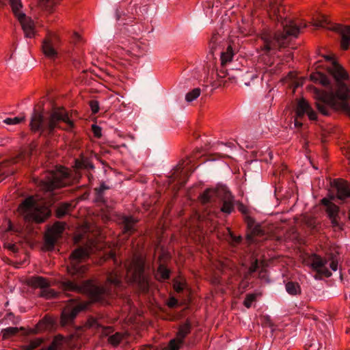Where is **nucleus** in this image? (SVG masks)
Returning <instances> with one entry per match:
<instances>
[{"instance_id": "nucleus-1", "label": "nucleus", "mask_w": 350, "mask_h": 350, "mask_svg": "<svg viewBox=\"0 0 350 350\" xmlns=\"http://www.w3.org/2000/svg\"><path fill=\"white\" fill-rule=\"evenodd\" d=\"M90 254L87 249L78 247L72 252L67 271L70 278L64 279L60 283V288L69 296V293L86 294L92 301L109 304V299L119 295L122 288V276L116 271L109 272L107 281L99 285L92 280H83L88 269L86 260Z\"/></svg>"}, {"instance_id": "nucleus-2", "label": "nucleus", "mask_w": 350, "mask_h": 350, "mask_svg": "<svg viewBox=\"0 0 350 350\" xmlns=\"http://www.w3.org/2000/svg\"><path fill=\"white\" fill-rule=\"evenodd\" d=\"M325 59L331 63L327 70L332 77L334 83L332 84L329 78L321 72L311 74L312 81L318 82L330 90L329 92H325L317 88H312L316 99V106L318 110L325 116H328L329 111L332 109L341 111L350 117V107L348 104V100H350L349 75L332 56L327 55Z\"/></svg>"}, {"instance_id": "nucleus-3", "label": "nucleus", "mask_w": 350, "mask_h": 350, "mask_svg": "<svg viewBox=\"0 0 350 350\" xmlns=\"http://www.w3.org/2000/svg\"><path fill=\"white\" fill-rule=\"evenodd\" d=\"M76 171L73 173L68 169L61 167L56 172H51L40 182L41 188L46 192H53L55 189L66 187L81 178L79 171L83 170L89 180L93 178L90 171L94 170V165L87 159H76L75 163Z\"/></svg>"}, {"instance_id": "nucleus-4", "label": "nucleus", "mask_w": 350, "mask_h": 350, "mask_svg": "<svg viewBox=\"0 0 350 350\" xmlns=\"http://www.w3.org/2000/svg\"><path fill=\"white\" fill-rule=\"evenodd\" d=\"M33 132L40 134H51L55 128L70 131L74 127V122L70 119L68 114L64 109L54 110L48 120L42 114L34 109L29 123Z\"/></svg>"}, {"instance_id": "nucleus-5", "label": "nucleus", "mask_w": 350, "mask_h": 350, "mask_svg": "<svg viewBox=\"0 0 350 350\" xmlns=\"http://www.w3.org/2000/svg\"><path fill=\"white\" fill-rule=\"evenodd\" d=\"M200 198L202 204L212 202L215 199L219 200L218 204L213 211L217 217L220 213L228 215L234 211V196L224 185H219L215 189H206L200 195Z\"/></svg>"}, {"instance_id": "nucleus-6", "label": "nucleus", "mask_w": 350, "mask_h": 350, "mask_svg": "<svg viewBox=\"0 0 350 350\" xmlns=\"http://www.w3.org/2000/svg\"><path fill=\"white\" fill-rule=\"evenodd\" d=\"M283 31H278L273 36H270L265 40V49L269 52L280 47H283L286 43L288 36L297 37L301 28L306 27L305 23L301 21H294L291 20L285 21L282 23Z\"/></svg>"}, {"instance_id": "nucleus-7", "label": "nucleus", "mask_w": 350, "mask_h": 350, "mask_svg": "<svg viewBox=\"0 0 350 350\" xmlns=\"http://www.w3.org/2000/svg\"><path fill=\"white\" fill-rule=\"evenodd\" d=\"M126 277L129 281L137 285L143 293L149 291L148 277L145 273V260L140 256L135 255L125 265Z\"/></svg>"}, {"instance_id": "nucleus-8", "label": "nucleus", "mask_w": 350, "mask_h": 350, "mask_svg": "<svg viewBox=\"0 0 350 350\" xmlns=\"http://www.w3.org/2000/svg\"><path fill=\"white\" fill-rule=\"evenodd\" d=\"M18 213L26 222H44L51 215V210L38 202L32 196L25 198L18 208Z\"/></svg>"}, {"instance_id": "nucleus-9", "label": "nucleus", "mask_w": 350, "mask_h": 350, "mask_svg": "<svg viewBox=\"0 0 350 350\" xmlns=\"http://www.w3.org/2000/svg\"><path fill=\"white\" fill-rule=\"evenodd\" d=\"M317 27H323L338 33L340 36V46L343 50H347L350 45V27L338 24H330L325 16H320L314 23Z\"/></svg>"}, {"instance_id": "nucleus-10", "label": "nucleus", "mask_w": 350, "mask_h": 350, "mask_svg": "<svg viewBox=\"0 0 350 350\" xmlns=\"http://www.w3.org/2000/svg\"><path fill=\"white\" fill-rule=\"evenodd\" d=\"M10 3L16 17L19 21L22 29L27 38H32L34 35V24L31 18L27 17L25 14L19 12L22 8L21 0H10Z\"/></svg>"}, {"instance_id": "nucleus-11", "label": "nucleus", "mask_w": 350, "mask_h": 350, "mask_svg": "<svg viewBox=\"0 0 350 350\" xmlns=\"http://www.w3.org/2000/svg\"><path fill=\"white\" fill-rule=\"evenodd\" d=\"M28 284L33 288H39L38 295L45 299H53L57 297L58 293L50 288V282L41 276H33L29 279Z\"/></svg>"}, {"instance_id": "nucleus-12", "label": "nucleus", "mask_w": 350, "mask_h": 350, "mask_svg": "<svg viewBox=\"0 0 350 350\" xmlns=\"http://www.w3.org/2000/svg\"><path fill=\"white\" fill-rule=\"evenodd\" d=\"M86 304L78 299H71L62 312L61 322L62 325L71 324L77 314L86 308Z\"/></svg>"}, {"instance_id": "nucleus-13", "label": "nucleus", "mask_w": 350, "mask_h": 350, "mask_svg": "<svg viewBox=\"0 0 350 350\" xmlns=\"http://www.w3.org/2000/svg\"><path fill=\"white\" fill-rule=\"evenodd\" d=\"M246 222L249 230L247 240L249 243L260 242L267 239V232L262 226L256 224L254 220L249 217H247Z\"/></svg>"}, {"instance_id": "nucleus-14", "label": "nucleus", "mask_w": 350, "mask_h": 350, "mask_svg": "<svg viewBox=\"0 0 350 350\" xmlns=\"http://www.w3.org/2000/svg\"><path fill=\"white\" fill-rule=\"evenodd\" d=\"M321 204L326 208L325 211L331 221L332 228L335 230H342L343 229V224L339 221L340 208L327 198H323L321 200Z\"/></svg>"}, {"instance_id": "nucleus-15", "label": "nucleus", "mask_w": 350, "mask_h": 350, "mask_svg": "<svg viewBox=\"0 0 350 350\" xmlns=\"http://www.w3.org/2000/svg\"><path fill=\"white\" fill-rule=\"evenodd\" d=\"M305 114H307L311 120H315L317 119L316 112L312 109L306 100L301 99L298 101L296 109V118L294 122L296 128L299 129L302 126L303 124L299 119L302 118Z\"/></svg>"}, {"instance_id": "nucleus-16", "label": "nucleus", "mask_w": 350, "mask_h": 350, "mask_svg": "<svg viewBox=\"0 0 350 350\" xmlns=\"http://www.w3.org/2000/svg\"><path fill=\"white\" fill-rule=\"evenodd\" d=\"M312 268L319 274L327 278L332 275L331 271L326 267L327 260L322 258L320 256L313 255L310 259Z\"/></svg>"}, {"instance_id": "nucleus-17", "label": "nucleus", "mask_w": 350, "mask_h": 350, "mask_svg": "<svg viewBox=\"0 0 350 350\" xmlns=\"http://www.w3.org/2000/svg\"><path fill=\"white\" fill-rule=\"evenodd\" d=\"M185 161H183L182 163H179L174 170V172L172 174V176L174 180H177L178 183L183 187L189 176L193 172V170H190L185 169L186 165H185Z\"/></svg>"}, {"instance_id": "nucleus-18", "label": "nucleus", "mask_w": 350, "mask_h": 350, "mask_svg": "<svg viewBox=\"0 0 350 350\" xmlns=\"http://www.w3.org/2000/svg\"><path fill=\"white\" fill-rule=\"evenodd\" d=\"M332 187L336 191V195L339 200L345 201L350 198V186L348 183L341 180H334Z\"/></svg>"}, {"instance_id": "nucleus-19", "label": "nucleus", "mask_w": 350, "mask_h": 350, "mask_svg": "<svg viewBox=\"0 0 350 350\" xmlns=\"http://www.w3.org/2000/svg\"><path fill=\"white\" fill-rule=\"evenodd\" d=\"M57 38L54 36L49 37L43 40L42 49L46 57L51 60H55L57 57V52L55 48V42Z\"/></svg>"}, {"instance_id": "nucleus-20", "label": "nucleus", "mask_w": 350, "mask_h": 350, "mask_svg": "<svg viewBox=\"0 0 350 350\" xmlns=\"http://www.w3.org/2000/svg\"><path fill=\"white\" fill-rule=\"evenodd\" d=\"M87 324L90 327L101 328L103 334L105 336L110 334L113 330L111 327L104 325V319L102 316L90 317Z\"/></svg>"}, {"instance_id": "nucleus-21", "label": "nucleus", "mask_w": 350, "mask_h": 350, "mask_svg": "<svg viewBox=\"0 0 350 350\" xmlns=\"http://www.w3.org/2000/svg\"><path fill=\"white\" fill-rule=\"evenodd\" d=\"M159 260V266L154 272V277L158 281L163 282L170 279L171 271L161 262V258Z\"/></svg>"}, {"instance_id": "nucleus-22", "label": "nucleus", "mask_w": 350, "mask_h": 350, "mask_svg": "<svg viewBox=\"0 0 350 350\" xmlns=\"http://www.w3.org/2000/svg\"><path fill=\"white\" fill-rule=\"evenodd\" d=\"M137 220L133 217L124 216L122 218V223L124 226V233L131 234L135 230V225L137 223Z\"/></svg>"}, {"instance_id": "nucleus-23", "label": "nucleus", "mask_w": 350, "mask_h": 350, "mask_svg": "<svg viewBox=\"0 0 350 350\" xmlns=\"http://www.w3.org/2000/svg\"><path fill=\"white\" fill-rule=\"evenodd\" d=\"M11 163L10 161L0 163V183L4 180L5 176L14 173V170L10 167Z\"/></svg>"}, {"instance_id": "nucleus-24", "label": "nucleus", "mask_w": 350, "mask_h": 350, "mask_svg": "<svg viewBox=\"0 0 350 350\" xmlns=\"http://www.w3.org/2000/svg\"><path fill=\"white\" fill-rule=\"evenodd\" d=\"M58 236L49 232L44 237V246L48 250H53L58 239Z\"/></svg>"}, {"instance_id": "nucleus-25", "label": "nucleus", "mask_w": 350, "mask_h": 350, "mask_svg": "<svg viewBox=\"0 0 350 350\" xmlns=\"http://www.w3.org/2000/svg\"><path fill=\"white\" fill-rule=\"evenodd\" d=\"M191 328V323L188 321L183 325H180L176 334V337L184 341L186 336L190 333Z\"/></svg>"}, {"instance_id": "nucleus-26", "label": "nucleus", "mask_w": 350, "mask_h": 350, "mask_svg": "<svg viewBox=\"0 0 350 350\" xmlns=\"http://www.w3.org/2000/svg\"><path fill=\"white\" fill-rule=\"evenodd\" d=\"M72 204L68 202L59 204L56 208V216L58 218H62L69 213L71 210Z\"/></svg>"}, {"instance_id": "nucleus-27", "label": "nucleus", "mask_w": 350, "mask_h": 350, "mask_svg": "<svg viewBox=\"0 0 350 350\" xmlns=\"http://www.w3.org/2000/svg\"><path fill=\"white\" fill-rule=\"evenodd\" d=\"M233 55L232 49L230 46L227 47L226 51H220L219 56L221 64L224 65L230 62L232 59Z\"/></svg>"}, {"instance_id": "nucleus-28", "label": "nucleus", "mask_w": 350, "mask_h": 350, "mask_svg": "<svg viewBox=\"0 0 350 350\" xmlns=\"http://www.w3.org/2000/svg\"><path fill=\"white\" fill-rule=\"evenodd\" d=\"M286 290L291 295H297L301 293V288L298 283L288 282L286 284Z\"/></svg>"}, {"instance_id": "nucleus-29", "label": "nucleus", "mask_w": 350, "mask_h": 350, "mask_svg": "<svg viewBox=\"0 0 350 350\" xmlns=\"http://www.w3.org/2000/svg\"><path fill=\"white\" fill-rule=\"evenodd\" d=\"M62 0H39L40 7L49 12H51L53 7L58 4Z\"/></svg>"}, {"instance_id": "nucleus-30", "label": "nucleus", "mask_w": 350, "mask_h": 350, "mask_svg": "<svg viewBox=\"0 0 350 350\" xmlns=\"http://www.w3.org/2000/svg\"><path fill=\"white\" fill-rule=\"evenodd\" d=\"M258 268V260L257 258H254L252 257L251 259V265L249 267L247 271L245 273L244 275V280H247L249 276L255 273Z\"/></svg>"}, {"instance_id": "nucleus-31", "label": "nucleus", "mask_w": 350, "mask_h": 350, "mask_svg": "<svg viewBox=\"0 0 350 350\" xmlns=\"http://www.w3.org/2000/svg\"><path fill=\"white\" fill-rule=\"evenodd\" d=\"M42 342L41 338H35L29 341L27 344L23 346V350H33L39 347Z\"/></svg>"}, {"instance_id": "nucleus-32", "label": "nucleus", "mask_w": 350, "mask_h": 350, "mask_svg": "<svg viewBox=\"0 0 350 350\" xmlns=\"http://www.w3.org/2000/svg\"><path fill=\"white\" fill-rule=\"evenodd\" d=\"M184 341L180 340L178 337L173 338L169 341L167 345L168 350H179L180 347L183 345Z\"/></svg>"}, {"instance_id": "nucleus-33", "label": "nucleus", "mask_w": 350, "mask_h": 350, "mask_svg": "<svg viewBox=\"0 0 350 350\" xmlns=\"http://www.w3.org/2000/svg\"><path fill=\"white\" fill-rule=\"evenodd\" d=\"M201 93V90L199 88H196L193 89L191 91L189 92L185 95V100L187 102H191L196 100Z\"/></svg>"}, {"instance_id": "nucleus-34", "label": "nucleus", "mask_w": 350, "mask_h": 350, "mask_svg": "<svg viewBox=\"0 0 350 350\" xmlns=\"http://www.w3.org/2000/svg\"><path fill=\"white\" fill-rule=\"evenodd\" d=\"M123 339V334L120 332H116L114 334L109 336L108 341L113 346H118Z\"/></svg>"}, {"instance_id": "nucleus-35", "label": "nucleus", "mask_w": 350, "mask_h": 350, "mask_svg": "<svg viewBox=\"0 0 350 350\" xmlns=\"http://www.w3.org/2000/svg\"><path fill=\"white\" fill-rule=\"evenodd\" d=\"M95 194V201L100 204L105 205L107 200L105 198V193L98 190L94 189Z\"/></svg>"}, {"instance_id": "nucleus-36", "label": "nucleus", "mask_w": 350, "mask_h": 350, "mask_svg": "<svg viewBox=\"0 0 350 350\" xmlns=\"http://www.w3.org/2000/svg\"><path fill=\"white\" fill-rule=\"evenodd\" d=\"M18 332V327H8L2 331L3 338H6L16 334Z\"/></svg>"}, {"instance_id": "nucleus-37", "label": "nucleus", "mask_w": 350, "mask_h": 350, "mask_svg": "<svg viewBox=\"0 0 350 350\" xmlns=\"http://www.w3.org/2000/svg\"><path fill=\"white\" fill-rule=\"evenodd\" d=\"M25 120V117H15L13 118H8L5 119L3 122L8 124V125H12V124H17L21 123Z\"/></svg>"}, {"instance_id": "nucleus-38", "label": "nucleus", "mask_w": 350, "mask_h": 350, "mask_svg": "<svg viewBox=\"0 0 350 350\" xmlns=\"http://www.w3.org/2000/svg\"><path fill=\"white\" fill-rule=\"evenodd\" d=\"M64 225L61 223L57 222V223L55 224V225L53 226L51 232L53 234H57L58 237H59L61 235V234L62 233V232L64 231Z\"/></svg>"}, {"instance_id": "nucleus-39", "label": "nucleus", "mask_w": 350, "mask_h": 350, "mask_svg": "<svg viewBox=\"0 0 350 350\" xmlns=\"http://www.w3.org/2000/svg\"><path fill=\"white\" fill-rule=\"evenodd\" d=\"M90 107L91 108L93 114H96L99 111V103L97 100H92L89 102Z\"/></svg>"}, {"instance_id": "nucleus-40", "label": "nucleus", "mask_w": 350, "mask_h": 350, "mask_svg": "<svg viewBox=\"0 0 350 350\" xmlns=\"http://www.w3.org/2000/svg\"><path fill=\"white\" fill-rule=\"evenodd\" d=\"M306 224L311 230L319 231V224L314 219H308L306 221Z\"/></svg>"}, {"instance_id": "nucleus-41", "label": "nucleus", "mask_w": 350, "mask_h": 350, "mask_svg": "<svg viewBox=\"0 0 350 350\" xmlns=\"http://www.w3.org/2000/svg\"><path fill=\"white\" fill-rule=\"evenodd\" d=\"M256 297L254 295H247L244 300L243 304L244 306L250 308L252 306V302L255 300Z\"/></svg>"}, {"instance_id": "nucleus-42", "label": "nucleus", "mask_w": 350, "mask_h": 350, "mask_svg": "<svg viewBox=\"0 0 350 350\" xmlns=\"http://www.w3.org/2000/svg\"><path fill=\"white\" fill-rule=\"evenodd\" d=\"M228 232H229L230 241L232 242V243H233V244H239V243H240L241 242L242 237L241 236H235L229 230H228Z\"/></svg>"}, {"instance_id": "nucleus-43", "label": "nucleus", "mask_w": 350, "mask_h": 350, "mask_svg": "<svg viewBox=\"0 0 350 350\" xmlns=\"http://www.w3.org/2000/svg\"><path fill=\"white\" fill-rule=\"evenodd\" d=\"M270 12H271L274 15H275L278 18V17L282 18V16H280V8L278 7V5H270Z\"/></svg>"}, {"instance_id": "nucleus-44", "label": "nucleus", "mask_w": 350, "mask_h": 350, "mask_svg": "<svg viewBox=\"0 0 350 350\" xmlns=\"http://www.w3.org/2000/svg\"><path fill=\"white\" fill-rule=\"evenodd\" d=\"M92 130L96 137L99 138L101 137V129L100 126L96 124H92Z\"/></svg>"}, {"instance_id": "nucleus-45", "label": "nucleus", "mask_w": 350, "mask_h": 350, "mask_svg": "<svg viewBox=\"0 0 350 350\" xmlns=\"http://www.w3.org/2000/svg\"><path fill=\"white\" fill-rule=\"evenodd\" d=\"M5 247L12 251V252L14 253H16L18 252V247L16 245V244H14V243H5Z\"/></svg>"}, {"instance_id": "nucleus-46", "label": "nucleus", "mask_w": 350, "mask_h": 350, "mask_svg": "<svg viewBox=\"0 0 350 350\" xmlns=\"http://www.w3.org/2000/svg\"><path fill=\"white\" fill-rule=\"evenodd\" d=\"M174 290L178 293L182 292L184 288L183 284L177 281L174 283Z\"/></svg>"}, {"instance_id": "nucleus-47", "label": "nucleus", "mask_w": 350, "mask_h": 350, "mask_svg": "<svg viewBox=\"0 0 350 350\" xmlns=\"http://www.w3.org/2000/svg\"><path fill=\"white\" fill-rule=\"evenodd\" d=\"M109 188H110V187H109V186L106 185L105 184V183H102L100 184V186L99 187H96V188H95L94 189L98 190V191H99L103 192V193H105V191L106 190H107V189H109Z\"/></svg>"}, {"instance_id": "nucleus-48", "label": "nucleus", "mask_w": 350, "mask_h": 350, "mask_svg": "<svg viewBox=\"0 0 350 350\" xmlns=\"http://www.w3.org/2000/svg\"><path fill=\"white\" fill-rule=\"evenodd\" d=\"M178 304V301L176 298L172 297L170 299L168 302V306L170 308H174Z\"/></svg>"}, {"instance_id": "nucleus-49", "label": "nucleus", "mask_w": 350, "mask_h": 350, "mask_svg": "<svg viewBox=\"0 0 350 350\" xmlns=\"http://www.w3.org/2000/svg\"><path fill=\"white\" fill-rule=\"evenodd\" d=\"M329 267H330V268H331L333 271H336L337 270V269H338V262H337V261H336V260H333L330 262V264H329Z\"/></svg>"}, {"instance_id": "nucleus-50", "label": "nucleus", "mask_w": 350, "mask_h": 350, "mask_svg": "<svg viewBox=\"0 0 350 350\" xmlns=\"http://www.w3.org/2000/svg\"><path fill=\"white\" fill-rule=\"evenodd\" d=\"M120 16H121V12L119 10H116V19L118 21L120 20Z\"/></svg>"}, {"instance_id": "nucleus-51", "label": "nucleus", "mask_w": 350, "mask_h": 350, "mask_svg": "<svg viewBox=\"0 0 350 350\" xmlns=\"http://www.w3.org/2000/svg\"><path fill=\"white\" fill-rule=\"evenodd\" d=\"M147 6L146 5H144L143 6L142 8H139V11L142 14L144 13V12H147Z\"/></svg>"}, {"instance_id": "nucleus-52", "label": "nucleus", "mask_w": 350, "mask_h": 350, "mask_svg": "<svg viewBox=\"0 0 350 350\" xmlns=\"http://www.w3.org/2000/svg\"><path fill=\"white\" fill-rule=\"evenodd\" d=\"M244 206L241 204L239 207V210L241 211V212H244Z\"/></svg>"}, {"instance_id": "nucleus-53", "label": "nucleus", "mask_w": 350, "mask_h": 350, "mask_svg": "<svg viewBox=\"0 0 350 350\" xmlns=\"http://www.w3.org/2000/svg\"><path fill=\"white\" fill-rule=\"evenodd\" d=\"M5 0H0V3H1L2 5H5Z\"/></svg>"}, {"instance_id": "nucleus-54", "label": "nucleus", "mask_w": 350, "mask_h": 350, "mask_svg": "<svg viewBox=\"0 0 350 350\" xmlns=\"http://www.w3.org/2000/svg\"><path fill=\"white\" fill-rule=\"evenodd\" d=\"M75 36H76V38L77 39V40H79L80 39V36L75 33Z\"/></svg>"}, {"instance_id": "nucleus-55", "label": "nucleus", "mask_w": 350, "mask_h": 350, "mask_svg": "<svg viewBox=\"0 0 350 350\" xmlns=\"http://www.w3.org/2000/svg\"><path fill=\"white\" fill-rule=\"evenodd\" d=\"M215 49H213L212 48V49H211V53L213 54V55H214V54H215Z\"/></svg>"}, {"instance_id": "nucleus-56", "label": "nucleus", "mask_w": 350, "mask_h": 350, "mask_svg": "<svg viewBox=\"0 0 350 350\" xmlns=\"http://www.w3.org/2000/svg\"><path fill=\"white\" fill-rule=\"evenodd\" d=\"M348 218H349V219L350 220V210H349V212H348Z\"/></svg>"}, {"instance_id": "nucleus-57", "label": "nucleus", "mask_w": 350, "mask_h": 350, "mask_svg": "<svg viewBox=\"0 0 350 350\" xmlns=\"http://www.w3.org/2000/svg\"><path fill=\"white\" fill-rule=\"evenodd\" d=\"M3 5L1 3H0V6Z\"/></svg>"}]
</instances>
